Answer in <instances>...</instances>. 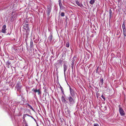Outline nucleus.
Here are the masks:
<instances>
[{
  "instance_id": "412c9836",
  "label": "nucleus",
  "mask_w": 126,
  "mask_h": 126,
  "mask_svg": "<svg viewBox=\"0 0 126 126\" xmlns=\"http://www.w3.org/2000/svg\"><path fill=\"white\" fill-rule=\"evenodd\" d=\"M28 106L32 110H33V109L31 106L29 104H28Z\"/></svg>"
},
{
  "instance_id": "5701e85b",
  "label": "nucleus",
  "mask_w": 126,
  "mask_h": 126,
  "mask_svg": "<svg viewBox=\"0 0 126 126\" xmlns=\"http://www.w3.org/2000/svg\"><path fill=\"white\" fill-rule=\"evenodd\" d=\"M94 126H99L97 124L94 123Z\"/></svg>"
},
{
  "instance_id": "dca6fc26",
  "label": "nucleus",
  "mask_w": 126,
  "mask_h": 126,
  "mask_svg": "<svg viewBox=\"0 0 126 126\" xmlns=\"http://www.w3.org/2000/svg\"><path fill=\"white\" fill-rule=\"evenodd\" d=\"M28 24H24V26L25 27L27 28V29H28Z\"/></svg>"
},
{
  "instance_id": "2eb2a0df",
  "label": "nucleus",
  "mask_w": 126,
  "mask_h": 126,
  "mask_svg": "<svg viewBox=\"0 0 126 126\" xmlns=\"http://www.w3.org/2000/svg\"><path fill=\"white\" fill-rule=\"evenodd\" d=\"M94 2V0H91L90 1V3L92 4H93Z\"/></svg>"
},
{
  "instance_id": "f03ea898",
  "label": "nucleus",
  "mask_w": 126,
  "mask_h": 126,
  "mask_svg": "<svg viewBox=\"0 0 126 126\" xmlns=\"http://www.w3.org/2000/svg\"><path fill=\"white\" fill-rule=\"evenodd\" d=\"M119 108V113L122 116H124L125 115V112L123 109L120 107V105H119L118 106Z\"/></svg>"
},
{
  "instance_id": "cd10ccee",
  "label": "nucleus",
  "mask_w": 126,
  "mask_h": 126,
  "mask_svg": "<svg viewBox=\"0 0 126 126\" xmlns=\"http://www.w3.org/2000/svg\"><path fill=\"white\" fill-rule=\"evenodd\" d=\"M24 115H27V116H30V115H28L27 114H24Z\"/></svg>"
},
{
  "instance_id": "20e7f679",
  "label": "nucleus",
  "mask_w": 126,
  "mask_h": 126,
  "mask_svg": "<svg viewBox=\"0 0 126 126\" xmlns=\"http://www.w3.org/2000/svg\"><path fill=\"white\" fill-rule=\"evenodd\" d=\"M51 8H50V7H48L47 8V15L48 17V18H50L49 17V15H50V12H51Z\"/></svg>"
},
{
  "instance_id": "9b49d317",
  "label": "nucleus",
  "mask_w": 126,
  "mask_h": 126,
  "mask_svg": "<svg viewBox=\"0 0 126 126\" xmlns=\"http://www.w3.org/2000/svg\"><path fill=\"white\" fill-rule=\"evenodd\" d=\"M59 4L60 9H63V6L62 5L61 1H59Z\"/></svg>"
},
{
  "instance_id": "473e14b6",
  "label": "nucleus",
  "mask_w": 126,
  "mask_h": 126,
  "mask_svg": "<svg viewBox=\"0 0 126 126\" xmlns=\"http://www.w3.org/2000/svg\"><path fill=\"white\" fill-rule=\"evenodd\" d=\"M8 63L9 64V63Z\"/></svg>"
},
{
  "instance_id": "72a5a7b5",
  "label": "nucleus",
  "mask_w": 126,
  "mask_h": 126,
  "mask_svg": "<svg viewBox=\"0 0 126 126\" xmlns=\"http://www.w3.org/2000/svg\"><path fill=\"white\" fill-rule=\"evenodd\" d=\"M37 126H38V125H37Z\"/></svg>"
},
{
  "instance_id": "f3484780",
  "label": "nucleus",
  "mask_w": 126,
  "mask_h": 126,
  "mask_svg": "<svg viewBox=\"0 0 126 126\" xmlns=\"http://www.w3.org/2000/svg\"><path fill=\"white\" fill-rule=\"evenodd\" d=\"M30 46L31 47L33 46V42L32 39H31L30 41Z\"/></svg>"
},
{
  "instance_id": "c756f323",
  "label": "nucleus",
  "mask_w": 126,
  "mask_h": 126,
  "mask_svg": "<svg viewBox=\"0 0 126 126\" xmlns=\"http://www.w3.org/2000/svg\"><path fill=\"white\" fill-rule=\"evenodd\" d=\"M31 116L32 118H33V117L32 116Z\"/></svg>"
},
{
  "instance_id": "bb28decb",
  "label": "nucleus",
  "mask_w": 126,
  "mask_h": 126,
  "mask_svg": "<svg viewBox=\"0 0 126 126\" xmlns=\"http://www.w3.org/2000/svg\"><path fill=\"white\" fill-rule=\"evenodd\" d=\"M62 62V60H59V63H61Z\"/></svg>"
},
{
  "instance_id": "0eeeda50",
  "label": "nucleus",
  "mask_w": 126,
  "mask_h": 126,
  "mask_svg": "<svg viewBox=\"0 0 126 126\" xmlns=\"http://www.w3.org/2000/svg\"><path fill=\"white\" fill-rule=\"evenodd\" d=\"M63 69H64V75H65V72L66 70L67 69V66L65 64H64L63 65Z\"/></svg>"
},
{
  "instance_id": "b1692460",
  "label": "nucleus",
  "mask_w": 126,
  "mask_h": 126,
  "mask_svg": "<svg viewBox=\"0 0 126 126\" xmlns=\"http://www.w3.org/2000/svg\"><path fill=\"white\" fill-rule=\"evenodd\" d=\"M69 43H68L66 44V47H69Z\"/></svg>"
},
{
  "instance_id": "7c9ffc66",
  "label": "nucleus",
  "mask_w": 126,
  "mask_h": 126,
  "mask_svg": "<svg viewBox=\"0 0 126 126\" xmlns=\"http://www.w3.org/2000/svg\"><path fill=\"white\" fill-rule=\"evenodd\" d=\"M25 126H28L27 125H25Z\"/></svg>"
},
{
  "instance_id": "a211bd4d",
  "label": "nucleus",
  "mask_w": 126,
  "mask_h": 126,
  "mask_svg": "<svg viewBox=\"0 0 126 126\" xmlns=\"http://www.w3.org/2000/svg\"><path fill=\"white\" fill-rule=\"evenodd\" d=\"M62 100L63 102H65V99L64 97L63 96H62Z\"/></svg>"
},
{
  "instance_id": "ddd939ff",
  "label": "nucleus",
  "mask_w": 126,
  "mask_h": 126,
  "mask_svg": "<svg viewBox=\"0 0 126 126\" xmlns=\"http://www.w3.org/2000/svg\"><path fill=\"white\" fill-rule=\"evenodd\" d=\"M74 61L73 60L72 61V63L71 64V67L72 69H73V68L74 65Z\"/></svg>"
},
{
  "instance_id": "1a4fd4ad",
  "label": "nucleus",
  "mask_w": 126,
  "mask_h": 126,
  "mask_svg": "<svg viewBox=\"0 0 126 126\" xmlns=\"http://www.w3.org/2000/svg\"><path fill=\"white\" fill-rule=\"evenodd\" d=\"M76 4H77V5L79 6L80 7H81L83 6V5L81 3L79 2L78 1H76Z\"/></svg>"
},
{
  "instance_id": "4be33fe9",
  "label": "nucleus",
  "mask_w": 126,
  "mask_h": 126,
  "mask_svg": "<svg viewBox=\"0 0 126 126\" xmlns=\"http://www.w3.org/2000/svg\"><path fill=\"white\" fill-rule=\"evenodd\" d=\"M61 15L62 16H64V13L63 12H62L61 13Z\"/></svg>"
},
{
  "instance_id": "6ab92c4d",
  "label": "nucleus",
  "mask_w": 126,
  "mask_h": 126,
  "mask_svg": "<svg viewBox=\"0 0 126 126\" xmlns=\"http://www.w3.org/2000/svg\"><path fill=\"white\" fill-rule=\"evenodd\" d=\"M16 87L18 90L20 89H21V87L19 85L17 84Z\"/></svg>"
},
{
  "instance_id": "4468645a",
  "label": "nucleus",
  "mask_w": 126,
  "mask_h": 126,
  "mask_svg": "<svg viewBox=\"0 0 126 126\" xmlns=\"http://www.w3.org/2000/svg\"><path fill=\"white\" fill-rule=\"evenodd\" d=\"M123 34L125 37L126 36V29L123 30Z\"/></svg>"
},
{
  "instance_id": "423d86ee",
  "label": "nucleus",
  "mask_w": 126,
  "mask_h": 126,
  "mask_svg": "<svg viewBox=\"0 0 126 126\" xmlns=\"http://www.w3.org/2000/svg\"><path fill=\"white\" fill-rule=\"evenodd\" d=\"M6 26L5 25H4L3 27H2V30L1 32H2L4 33H5L6 32Z\"/></svg>"
},
{
  "instance_id": "aec40b11",
  "label": "nucleus",
  "mask_w": 126,
  "mask_h": 126,
  "mask_svg": "<svg viewBox=\"0 0 126 126\" xmlns=\"http://www.w3.org/2000/svg\"><path fill=\"white\" fill-rule=\"evenodd\" d=\"M60 88L61 90L62 91V93H63V94H64V91H63V88L61 86H60Z\"/></svg>"
},
{
  "instance_id": "2f4dec72",
  "label": "nucleus",
  "mask_w": 126,
  "mask_h": 126,
  "mask_svg": "<svg viewBox=\"0 0 126 126\" xmlns=\"http://www.w3.org/2000/svg\"><path fill=\"white\" fill-rule=\"evenodd\" d=\"M59 1H61L60 0H59Z\"/></svg>"
},
{
  "instance_id": "c85d7f7f",
  "label": "nucleus",
  "mask_w": 126,
  "mask_h": 126,
  "mask_svg": "<svg viewBox=\"0 0 126 126\" xmlns=\"http://www.w3.org/2000/svg\"><path fill=\"white\" fill-rule=\"evenodd\" d=\"M58 64H59L58 63L56 64V67H57V66L58 65Z\"/></svg>"
},
{
  "instance_id": "393cba45",
  "label": "nucleus",
  "mask_w": 126,
  "mask_h": 126,
  "mask_svg": "<svg viewBox=\"0 0 126 126\" xmlns=\"http://www.w3.org/2000/svg\"><path fill=\"white\" fill-rule=\"evenodd\" d=\"M102 84L103 82V79H101L100 80Z\"/></svg>"
},
{
  "instance_id": "7ed1b4c3",
  "label": "nucleus",
  "mask_w": 126,
  "mask_h": 126,
  "mask_svg": "<svg viewBox=\"0 0 126 126\" xmlns=\"http://www.w3.org/2000/svg\"><path fill=\"white\" fill-rule=\"evenodd\" d=\"M69 87L70 93L71 95L70 96H72V97H74L75 96V92L71 88L70 86Z\"/></svg>"
},
{
  "instance_id": "f257e3e1",
  "label": "nucleus",
  "mask_w": 126,
  "mask_h": 126,
  "mask_svg": "<svg viewBox=\"0 0 126 126\" xmlns=\"http://www.w3.org/2000/svg\"><path fill=\"white\" fill-rule=\"evenodd\" d=\"M74 97H72L71 96H69L66 99L68 100L69 101V104L70 106H72L75 103V100L73 98Z\"/></svg>"
},
{
  "instance_id": "6e6552de",
  "label": "nucleus",
  "mask_w": 126,
  "mask_h": 126,
  "mask_svg": "<svg viewBox=\"0 0 126 126\" xmlns=\"http://www.w3.org/2000/svg\"><path fill=\"white\" fill-rule=\"evenodd\" d=\"M32 91H33L35 93H36V92H37L38 93V94L39 95L41 94V92L40 91L39 89L37 90L33 89V90Z\"/></svg>"
},
{
  "instance_id": "39448f33",
  "label": "nucleus",
  "mask_w": 126,
  "mask_h": 126,
  "mask_svg": "<svg viewBox=\"0 0 126 126\" xmlns=\"http://www.w3.org/2000/svg\"><path fill=\"white\" fill-rule=\"evenodd\" d=\"M53 38V35L52 33H50L49 35V36L48 37V39L49 40L50 42V43L52 42V39Z\"/></svg>"
},
{
  "instance_id": "f8f14e48",
  "label": "nucleus",
  "mask_w": 126,
  "mask_h": 126,
  "mask_svg": "<svg viewBox=\"0 0 126 126\" xmlns=\"http://www.w3.org/2000/svg\"><path fill=\"white\" fill-rule=\"evenodd\" d=\"M122 28L123 30L126 29L125 24L124 22L122 25Z\"/></svg>"
},
{
  "instance_id": "9d476101",
  "label": "nucleus",
  "mask_w": 126,
  "mask_h": 126,
  "mask_svg": "<svg viewBox=\"0 0 126 126\" xmlns=\"http://www.w3.org/2000/svg\"><path fill=\"white\" fill-rule=\"evenodd\" d=\"M112 12L111 10L110 9L109 10L110 18L112 17Z\"/></svg>"
},
{
  "instance_id": "a878e982",
  "label": "nucleus",
  "mask_w": 126,
  "mask_h": 126,
  "mask_svg": "<svg viewBox=\"0 0 126 126\" xmlns=\"http://www.w3.org/2000/svg\"><path fill=\"white\" fill-rule=\"evenodd\" d=\"M101 97H102V98L104 100H105V98L104 97V96L103 95H102L101 96Z\"/></svg>"
}]
</instances>
